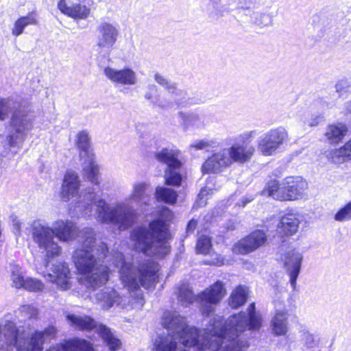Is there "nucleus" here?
I'll return each instance as SVG.
<instances>
[{"mask_svg":"<svg viewBox=\"0 0 351 351\" xmlns=\"http://www.w3.org/2000/svg\"><path fill=\"white\" fill-rule=\"evenodd\" d=\"M82 245L73 253L72 258L75 268L81 274L79 281L88 289H96L104 285L109 279V269L104 265L102 259L108 252L107 245L95 243V233L87 228L81 232Z\"/></svg>","mask_w":351,"mask_h":351,"instance_id":"nucleus-1","label":"nucleus"},{"mask_svg":"<svg viewBox=\"0 0 351 351\" xmlns=\"http://www.w3.org/2000/svg\"><path fill=\"white\" fill-rule=\"evenodd\" d=\"M112 261L114 267L119 269L120 278L128 293L121 296L119 306L127 310L141 309L145 301L140 286L149 288L156 283L158 264L147 260L138 266L132 265L125 261L121 252H116Z\"/></svg>","mask_w":351,"mask_h":351,"instance_id":"nucleus-2","label":"nucleus"},{"mask_svg":"<svg viewBox=\"0 0 351 351\" xmlns=\"http://www.w3.org/2000/svg\"><path fill=\"white\" fill-rule=\"evenodd\" d=\"M172 213L167 207L160 210V219L152 221L149 227L134 229L131 239L135 247L147 256L164 257L170 252V245L167 240L169 232L167 221L171 219Z\"/></svg>","mask_w":351,"mask_h":351,"instance_id":"nucleus-3","label":"nucleus"},{"mask_svg":"<svg viewBox=\"0 0 351 351\" xmlns=\"http://www.w3.org/2000/svg\"><path fill=\"white\" fill-rule=\"evenodd\" d=\"M30 226L34 241L47 259L55 258L61 252V247L54 241V237L60 241L68 242L78 236L81 238L80 241L82 243V231L78 234L76 224L70 220H57L52 223L51 228L40 220H34Z\"/></svg>","mask_w":351,"mask_h":351,"instance_id":"nucleus-4","label":"nucleus"},{"mask_svg":"<svg viewBox=\"0 0 351 351\" xmlns=\"http://www.w3.org/2000/svg\"><path fill=\"white\" fill-rule=\"evenodd\" d=\"M262 326L261 315L255 310V304H250L247 312L230 316L224 324L221 345L217 351H243L248 346L244 338L246 330H258Z\"/></svg>","mask_w":351,"mask_h":351,"instance_id":"nucleus-5","label":"nucleus"},{"mask_svg":"<svg viewBox=\"0 0 351 351\" xmlns=\"http://www.w3.org/2000/svg\"><path fill=\"white\" fill-rule=\"evenodd\" d=\"M161 323L168 333L156 338L153 351H179L181 346L187 347L195 343L197 328L189 326L184 317L165 312Z\"/></svg>","mask_w":351,"mask_h":351,"instance_id":"nucleus-6","label":"nucleus"},{"mask_svg":"<svg viewBox=\"0 0 351 351\" xmlns=\"http://www.w3.org/2000/svg\"><path fill=\"white\" fill-rule=\"evenodd\" d=\"M96 207L97 219L101 223H112L119 226L120 230H125L130 226L134 219V210L125 205L119 204L110 208L102 199H97L93 191H88L79 203L78 208H83V215H91L93 204Z\"/></svg>","mask_w":351,"mask_h":351,"instance_id":"nucleus-7","label":"nucleus"},{"mask_svg":"<svg viewBox=\"0 0 351 351\" xmlns=\"http://www.w3.org/2000/svg\"><path fill=\"white\" fill-rule=\"evenodd\" d=\"M11 117V131L6 138L10 147H21L27 133L33 128L32 119L28 112L21 108L18 99L8 97L0 99V120Z\"/></svg>","mask_w":351,"mask_h":351,"instance_id":"nucleus-8","label":"nucleus"},{"mask_svg":"<svg viewBox=\"0 0 351 351\" xmlns=\"http://www.w3.org/2000/svg\"><path fill=\"white\" fill-rule=\"evenodd\" d=\"M255 152L252 145L235 143L213 154L202 167L204 173H217L229 168L234 163L244 164L250 161Z\"/></svg>","mask_w":351,"mask_h":351,"instance_id":"nucleus-9","label":"nucleus"},{"mask_svg":"<svg viewBox=\"0 0 351 351\" xmlns=\"http://www.w3.org/2000/svg\"><path fill=\"white\" fill-rule=\"evenodd\" d=\"M307 182L300 177H287L279 185L278 181L271 180L263 190V194L280 201L295 200L305 193Z\"/></svg>","mask_w":351,"mask_h":351,"instance_id":"nucleus-10","label":"nucleus"},{"mask_svg":"<svg viewBox=\"0 0 351 351\" xmlns=\"http://www.w3.org/2000/svg\"><path fill=\"white\" fill-rule=\"evenodd\" d=\"M19 331L14 323L8 322L0 326V351H9L16 346L18 351H42L43 345L34 332L29 338L18 339Z\"/></svg>","mask_w":351,"mask_h":351,"instance_id":"nucleus-11","label":"nucleus"},{"mask_svg":"<svg viewBox=\"0 0 351 351\" xmlns=\"http://www.w3.org/2000/svg\"><path fill=\"white\" fill-rule=\"evenodd\" d=\"M223 319L221 316H215L210 321L208 327L204 330V334L199 339V335L197 329L195 343L192 346H196L198 351H217L221 345L223 328ZM191 348V346H189ZM179 351H190L186 348Z\"/></svg>","mask_w":351,"mask_h":351,"instance_id":"nucleus-12","label":"nucleus"},{"mask_svg":"<svg viewBox=\"0 0 351 351\" xmlns=\"http://www.w3.org/2000/svg\"><path fill=\"white\" fill-rule=\"evenodd\" d=\"M76 145L81 151L80 158H86L83 166L84 176L92 184L98 185L99 183V167L94 160L90 146V137L86 130L81 131L77 134Z\"/></svg>","mask_w":351,"mask_h":351,"instance_id":"nucleus-13","label":"nucleus"},{"mask_svg":"<svg viewBox=\"0 0 351 351\" xmlns=\"http://www.w3.org/2000/svg\"><path fill=\"white\" fill-rule=\"evenodd\" d=\"M178 151L167 148L156 153V158L167 165L165 172V183L167 185L179 186L181 183V162L178 160Z\"/></svg>","mask_w":351,"mask_h":351,"instance_id":"nucleus-14","label":"nucleus"},{"mask_svg":"<svg viewBox=\"0 0 351 351\" xmlns=\"http://www.w3.org/2000/svg\"><path fill=\"white\" fill-rule=\"evenodd\" d=\"M289 139L287 130L283 127L271 129L258 140V149L264 156H271Z\"/></svg>","mask_w":351,"mask_h":351,"instance_id":"nucleus-15","label":"nucleus"},{"mask_svg":"<svg viewBox=\"0 0 351 351\" xmlns=\"http://www.w3.org/2000/svg\"><path fill=\"white\" fill-rule=\"evenodd\" d=\"M97 46L100 53L107 54L109 59L110 51L114 47L119 36V27L107 21H102L97 26Z\"/></svg>","mask_w":351,"mask_h":351,"instance_id":"nucleus-16","label":"nucleus"},{"mask_svg":"<svg viewBox=\"0 0 351 351\" xmlns=\"http://www.w3.org/2000/svg\"><path fill=\"white\" fill-rule=\"evenodd\" d=\"M226 294L223 284L217 281L199 295L201 301L202 311L204 315H209L214 311V304L219 302Z\"/></svg>","mask_w":351,"mask_h":351,"instance_id":"nucleus-17","label":"nucleus"},{"mask_svg":"<svg viewBox=\"0 0 351 351\" xmlns=\"http://www.w3.org/2000/svg\"><path fill=\"white\" fill-rule=\"evenodd\" d=\"M266 241V234L263 230H258L235 243L232 250L235 254H247L263 246Z\"/></svg>","mask_w":351,"mask_h":351,"instance_id":"nucleus-18","label":"nucleus"},{"mask_svg":"<svg viewBox=\"0 0 351 351\" xmlns=\"http://www.w3.org/2000/svg\"><path fill=\"white\" fill-rule=\"evenodd\" d=\"M282 259L284 263V268L290 277V284L293 289H295L296 280L300 272L303 255L301 252L292 250L286 252Z\"/></svg>","mask_w":351,"mask_h":351,"instance_id":"nucleus-19","label":"nucleus"},{"mask_svg":"<svg viewBox=\"0 0 351 351\" xmlns=\"http://www.w3.org/2000/svg\"><path fill=\"white\" fill-rule=\"evenodd\" d=\"M105 76L112 83L121 85H135L138 82L136 72L129 67L116 69L106 66L104 69Z\"/></svg>","mask_w":351,"mask_h":351,"instance_id":"nucleus-20","label":"nucleus"},{"mask_svg":"<svg viewBox=\"0 0 351 351\" xmlns=\"http://www.w3.org/2000/svg\"><path fill=\"white\" fill-rule=\"evenodd\" d=\"M52 273L48 274V280L55 282L57 287L62 290L71 288V273L68 265L65 263L57 262L51 267Z\"/></svg>","mask_w":351,"mask_h":351,"instance_id":"nucleus-21","label":"nucleus"},{"mask_svg":"<svg viewBox=\"0 0 351 351\" xmlns=\"http://www.w3.org/2000/svg\"><path fill=\"white\" fill-rule=\"evenodd\" d=\"M46 351H94L93 344L84 339L73 338L64 343H57Z\"/></svg>","mask_w":351,"mask_h":351,"instance_id":"nucleus-22","label":"nucleus"},{"mask_svg":"<svg viewBox=\"0 0 351 351\" xmlns=\"http://www.w3.org/2000/svg\"><path fill=\"white\" fill-rule=\"evenodd\" d=\"M80 188L78 176L73 171H67L64 176L62 185L61 198L64 201H69L75 197Z\"/></svg>","mask_w":351,"mask_h":351,"instance_id":"nucleus-23","label":"nucleus"},{"mask_svg":"<svg viewBox=\"0 0 351 351\" xmlns=\"http://www.w3.org/2000/svg\"><path fill=\"white\" fill-rule=\"evenodd\" d=\"M300 223L298 214L287 213L281 217L277 225V232L283 236H291L297 232Z\"/></svg>","mask_w":351,"mask_h":351,"instance_id":"nucleus-24","label":"nucleus"},{"mask_svg":"<svg viewBox=\"0 0 351 351\" xmlns=\"http://www.w3.org/2000/svg\"><path fill=\"white\" fill-rule=\"evenodd\" d=\"M178 117L180 123L183 128L186 130L191 127L202 129L206 127L209 123L207 117L203 114L197 112L184 113L180 112Z\"/></svg>","mask_w":351,"mask_h":351,"instance_id":"nucleus-25","label":"nucleus"},{"mask_svg":"<svg viewBox=\"0 0 351 351\" xmlns=\"http://www.w3.org/2000/svg\"><path fill=\"white\" fill-rule=\"evenodd\" d=\"M58 6L62 13L75 19H84L87 18L90 14V9L82 4L81 1H75L67 4L59 2Z\"/></svg>","mask_w":351,"mask_h":351,"instance_id":"nucleus-26","label":"nucleus"},{"mask_svg":"<svg viewBox=\"0 0 351 351\" xmlns=\"http://www.w3.org/2000/svg\"><path fill=\"white\" fill-rule=\"evenodd\" d=\"M97 302L104 309L111 308L114 304L119 306L121 296L112 288H105L95 294Z\"/></svg>","mask_w":351,"mask_h":351,"instance_id":"nucleus-27","label":"nucleus"},{"mask_svg":"<svg viewBox=\"0 0 351 351\" xmlns=\"http://www.w3.org/2000/svg\"><path fill=\"white\" fill-rule=\"evenodd\" d=\"M66 318L72 327L80 330H91L98 327L96 322L88 315L68 314Z\"/></svg>","mask_w":351,"mask_h":351,"instance_id":"nucleus-28","label":"nucleus"},{"mask_svg":"<svg viewBox=\"0 0 351 351\" xmlns=\"http://www.w3.org/2000/svg\"><path fill=\"white\" fill-rule=\"evenodd\" d=\"M149 184L145 182H137L134 183L130 199L136 203L140 206L147 204L149 195L147 193V190Z\"/></svg>","mask_w":351,"mask_h":351,"instance_id":"nucleus-29","label":"nucleus"},{"mask_svg":"<svg viewBox=\"0 0 351 351\" xmlns=\"http://www.w3.org/2000/svg\"><path fill=\"white\" fill-rule=\"evenodd\" d=\"M328 160L335 164H341L351 160V139L339 149H335L327 152Z\"/></svg>","mask_w":351,"mask_h":351,"instance_id":"nucleus-30","label":"nucleus"},{"mask_svg":"<svg viewBox=\"0 0 351 351\" xmlns=\"http://www.w3.org/2000/svg\"><path fill=\"white\" fill-rule=\"evenodd\" d=\"M97 332L110 351H117L120 349L121 342L105 325L100 324L97 328Z\"/></svg>","mask_w":351,"mask_h":351,"instance_id":"nucleus-31","label":"nucleus"},{"mask_svg":"<svg viewBox=\"0 0 351 351\" xmlns=\"http://www.w3.org/2000/svg\"><path fill=\"white\" fill-rule=\"evenodd\" d=\"M347 131V127L343 124L330 125L326 129L325 136L331 144H335L343 139Z\"/></svg>","mask_w":351,"mask_h":351,"instance_id":"nucleus-32","label":"nucleus"},{"mask_svg":"<svg viewBox=\"0 0 351 351\" xmlns=\"http://www.w3.org/2000/svg\"><path fill=\"white\" fill-rule=\"evenodd\" d=\"M272 330L276 335H283L287 332V315L283 310H277L272 320Z\"/></svg>","mask_w":351,"mask_h":351,"instance_id":"nucleus-33","label":"nucleus"},{"mask_svg":"<svg viewBox=\"0 0 351 351\" xmlns=\"http://www.w3.org/2000/svg\"><path fill=\"white\" fill-rule=\"evenodd\" d=\"M155 197L158 201L172 204L176 202L178 194L172 189L158 186L156 189Z\"/></svg>","mask_w":351,"mask_h":351,"instance_id":"nucleus-34","label":"nucleus"},{"mask_svg":"<svg viewBox=\"0 0 351 351\" xmlns=\"http://www.w3.org/2000/svg\"><path fill=\"white\" fill-rule=\"evenodd\" d=\"M154 80L161 86L164 87L169 93L180 95L182 98L184 97L186 93L180 89H178L176 84L171 82L165 76L158 73L154 74Z\"/></svg>","mask_w":351,"mask_h":351,"instance_id":"nucleus-35","label":"nucleus"},{"mask_svg":"<svg viewBox=\"0 0 351 351\" xmlns=\"http://www.w3.org/2000/svg\"><path fill=\"white\" fill-rule=\"evenodd\" d=\"M17 317L21 322L36 319L38 317V310L31 304L23 305L18 309Z\"/></svg>","mask_w":351,"mask_h":351,"instance_id":"nucleus-36","label":"nucleus"},{"mask_svg":"<svg viewBox=\"0 0 351 351\" xmlns=\"http://www.w3.org/2000/svg\"><path fill=\"white\" fill-rule=\"evenodd\" d=\"M247 293L241 286L238 287L231 294L229 299L230 305L237 308L243 305L247 300Z\"/></svg>","mask_w":351,"mask_h":351,"instance_id":"nucleus-37","label":"nucleus"},{"mask_svg":"<svg viewBox=\"0 0 351 351\" xmlns=\"http://www.w3.org/2000/svg\"><path fill=\"white\" fill-rule=\"evenodd\" d=\"M178 299L181 305L187 306L193 302L195 299L189 285L182 284L179 287Z\"/></svg>","mask_w":351,"mask_h":351,"instance_id":"nucleus-38","label":"nucleus"},{"mask_svg":"<svg viewBox=\"0 0 351 351\" xmlns=\"http://www.w3.org/2000/svg\"><path fill=\"white\" fill-rule=\"evenodd\" d=\"M322 120L323 117L320 114H310L308 111L304 112L300 117V122L304 130L317 126Z\"/></svg>","mask_w":351,"mask_h":351,"instance_id":"nucleus-39","label":"nucleus"},{"mask_svg":"<svg viewBox=\"0 0 351 351\" xmlns=\"http://www.w3.org/2000/svg\"><path fill=\"white\" fill-rule=\"evenodd\" d=\"M58 329L54 326H49L44 329V330H36L34 332L36 337H38L41 344L43 345L45 342L51 341L56 337Z\"/></svg>","mask_w":351,"mask_h":351,"instance_id":"nucleus-40","label":"nucleus"},{"mask_svg":"<svg viewBox=\"0 0 351 351\" xmlns=\"http://www.w3.org/2000/svg\"><path fill=\"white\" fill-rule=\"evenodd\" d=\"M217 146V142L212 138H204L201 140L195 141L189 145V150H206L208 151L210 148H214Z\"/></svg>","mask_w":351,"mask_h":351,"instance_id":"nucleus-41","label":"nucleus"},{"mask_svg":"<svg viewBox=\"0 0 351 351\" xmlns=\"http://www.w3.org/2000/svg\"><path fill=\"white\" fill-rule=\"evenodd\" d=\"M11 271V281L12 287L20 289L24 285L25 278L23 275L21 269L18 265H12L10 269Z\"/></svg>","mask_w":351,"mask_h":351,"instance_id":"nucleus-42","label":"nucleus"},{"mask_svg":"<svg viewBox=\"0 0 351 351\" xmlns=\"http://www.w3.org/2000/svg\"><path fill=\"white\" fill-rule=\"evenodd\" d=\"M212 244L209 237L202 235L197 239L196 250L199 254H208L211 249Z\"/></svg>","mask_w":351,"mask_h":351,"instance_id":"nucleus-43","label":"nucleus"},{"mask_svg":"<svg viewBox=\"0 0 351 351\" xmlns=\"http://www.w3.org/2000/svg\"><path fill=\"white\" fill-rule=\"evenodd\" d=\"M43 287L44 285L40 280L36 278H27L22 288L29 291H42Z\"/></svg>","mask_w":351,"mask_h":351,"instance_id":"nucleus-44","label":"nucleus"},{"mask_svg":"<svg viewBox=\"0 0 351 351\" xmlns=\"http://www.w3.org/2000/svg\"><path fill=\"white\" fill-rule=\"evenodd\" d=\"M334 218L336 221L341 222L351 220V202L339 209Z\"/></svg>","mask_w":351,"mask_h":351,"instance_id":"nucleus-45","label":"nucleus"},{"mask_svg":"<svg viewBox=\"0 0 351 351\" xmlns=\"http://www.w3.org/2000/svg\"><path fill=\"white\" fill-rule=\"evenodd\" d=\"M254 23L261 26H268L272 23V18L267 14L255 13Z\"/></svg>","mask_w":351,"mask_h":351,"instance_id":"nucleus-46","label":"nucleus"},{"mask_svg":"<svg viewBox=\"0 0 351 351\" xmlns=\"http://www.w3.org/2000/svg\"><path fill=\"white\" fill-rule=\"evenodd\" d=\"M301 339L304 345L307 348H313L316 345V341L313 334L308 331L304 330L302 332Z\"/></svg>","mask_w":351,"mask_h":351,"instance_id":"nucleus-47","label":"nucleus"},{"mask_svg":"<svg viewBox=\"0 0 351 351\" xmlns=\"http://www.w3.org/2000/svg\"><path fill=\"white\" fill-rule=\"evenodd\" d=\"M26 27L25 23L23 21V20L19 18L14 23V27L12 30V33L13 35L16 36H19L21 35L23 29Z\"/></svg>","mask_w":351,"mask_h":351,"instance_id":"nucleus-48","label":"nucleus"},{"mask_svg":"<svg viewBox=\"0 0 351 351\" xmlns=\"http://www.w3.org/2000/svg\"><path fill=\"white\" fill-rule=\"evenodd\" d=\"M24 23H25V26L28 25H35L38 23L37 16L35 12H30L27 16L21 17Z\"/></svg>","mask_w":351,"mask_h":351,"instance_id":"nucleus-49","label":"nucleus"},{"mask_svg":"<svg viewBox=\"0 0 351 351\" xmlns=\"http://www.w3.org/2000/svg\"><path fill=\"white\" fill-rule=\"evenodd\" d=\"M205 263L209 265L221 266L224 264V259L219 254H213L210 259L205 261Z\"/></svg>","mask_w":351,"mask_h":351,"instance_id":"nucleus-50","label":"nucleus"},{"mask_svg":"<svg viewBox=\"0 0 351 351\" xmlns=\"http://www.w3.org/2000/svg\"><path fill=\"white\" fill-rule=\"evenodd\" d=\"M348 82L346 81H339L335 86L337 92L341 93L346 92L348 88Z\"/></svg>","mask_w":351,"mask_h":351,"instance_id":"nucleus-51","label":"nucleus"},{"mask_svg":"<svg viewBox=\"0 0 351 351\" xmlns=\"http://www.w3.org/2000/svg\"><path fill=\"white\" fill-rule=\"evenodd\" d=\"M154 105H156L161 108H163V109L169 108L171 106V101L165 100V99H156V101L154 102Z\"/></svg>","mask_w":351,"mask_h":351,"instance_id":"nucleus-52","label":"nucleus"},{"mask_svg":"<svg viewBox=\"0 0 351 351\" xmlns=\"http://www.w3.org/2000/svg\"><path fill=\"white\" fill-rule=\"evenodd\" d=\"M210 191V189H208L207 188L202 189L201 191L198 194V201L199 204H206V202L203 201V199L209 194V191Z\"/></svg>","mask_w":351,"mask_h":351,"instance_id":"nucleus-53","label":"nucleus"},{"mask_svg":"<svg viewBox=\"0 0 351 351\" xmlns=\"http://www.w3.org/2000/svg\"><path fill=\"white\" fill-rule=\"evenodd\" d=\"M197 223V222L196 220H195V219L190 220L186 226V233L189 234V233L193 232L196 228Z\"/></svg>","mask_w":351,"mask_h":351,"instance_id":"nucleus-54","label":"nucleus"},{"mask_svg":"<svg viewBox=\"0 0 351 351\" xmlns=\"http://www.w3.org/2000/svg\"><path fill=\"white\" fill-rule=\"evenodd\" d=\"M253 198L243 197L241 201L237 203V206L239 207H244L247 204L252 202Z\"/></svg>","mask_w":351,"mask_h":351,"instance_id":"nucleus-55","label":"nucleus"},{"mask_svg":"<svg viewBox=\"0 0 351 351\" xmlns=\"http://www.w3.org/2000/svg\"><path fill=\"white\" fill-rule=\"evenodd\" d=\"M14 232L16 234H20L21 231V223L16 219L13 220Z\"/></svg>","mask_w":351,"mask_h":351,"instance_id":"nucleus-56","label":"nucleus"},{"mask_svg":"<svg viewBox=\"0 0 351 351\" xmlns=\"http://www.w3.org/2000/svg\"><path fill=\"white\" fill-rule=\"evenodd\" d=\"M344 108L348 112L351 113V101H348L344 104Z\"/></svg>","mask_w":351,"mask_h":351,"instance_id":"nucleus-57","label":"nucleus"},{"mask_svg":"<svg viewBox=\"0 0 351 351\" xmlns=\"http://www.w3.org/2000/svg\"><path fill=\"white\" fill-rule=\"evenodd\" d=\"M147 89L149 92H156L158 90V87L155 84H149L147 86Z\"/></svg>","mask_w":351,"mask_h":351,"instance_id":"nucleus-58","label":"nucleus"},{"mask_svg":"<svg viewBox=\"0 0 351 351\" xmlns=\"http://www.w3.org/2000/svg\"><path fill=\"white\" fill-rule=\"evenodd\" d=\"M145 98L149 101H152L154 103L153 101V96H152V94L151 93V92L148 91L145 94Z\"/></svg>","mask_w":351,"mask_h":351,"instance_id":"nucleus-59","label":"nucleus"},{"mask_svg":"<svg viewBox=\"0 0 351 351\" xmlns=\"http://www.w3.org/2000/svg\"><path fill=\"white\" fill-rule=\"evenodd\" d=\"M221 0H210V3L213 5L214 8H217Z\"/></svg>","mask_w":351,"mask_h":351,"instance_id":"nucleus-60","label":"nucleus"},{"mask_svg":"<svg viewBox=\"0 0 351 351\" xmlns=\"http://www.w3.org/2000/svg\"><path fill=\"white\" fill-rule=\"evenodd\" d=\"M75 1H82V0H60L59 2H64L65 4L74 3Z\"/></svg>","mask_w":351,"mask_h":351,"instance_id":"nucleus-61","label":"nucleus"},{"mask_svg":"<svg viewBox=\"0 0 351 351\" xmlns=\"http://www.w3.org/2000/svg\"><path fill=\"white\" fill-rule=\"evenodd\" d=\"M45 266L49 267V261L45 260Z\"/></svg>","mask_w":351,"mask_h":351,"instance_id":"nucleus-62","label":"nucleus"}]
</instances>
